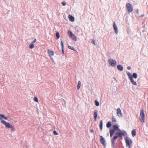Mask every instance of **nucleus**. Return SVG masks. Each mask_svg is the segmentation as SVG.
I'll return each instance as SVG.
<instances>
[{
  "mask_svg": "<svg viewBox=\"0 0 148 148\" xmlns=\"http://www.w3.org/2000/svg\"><path fill=\"white\" fill-rule=\"evenodd\" d=\"M94 119L95 121H97V116L98 115V113L97 112V111H95L94 112Z\"/></svg>",
  "mask_w": 148,
  "mask_h": 148,
  "instance_id": "2eb2a0df",
  "label": "nucleus"
},
{
  "mask_svg": "<svg viewBox=\"0 0 148 148\" xmlns=\"http://www.w3.org/2000/svg\"><path fill=\"white\" fill-rule=\"evenodd\" d=\"M53 133L55 135H57L58 134V133L56 131H54Z\"/></svg>",
  "mask_w": 148,
  "mask_h": 148,
  "instance_id": "c9c22d12",
  "label": "nucleus"
},
{
  "mask_svg": "<svg viewBox=\"0 0 148 148\" xmlns=\"http://www.w3.org/2000/svg\"><path fill=\"white\" fill-rule=\"evenodd\" d=\"M132 83L134 85H136L137 83L135 81H134L133 79V78L130 79Z\"/></svg>",
  "mask_w": 148,
  "mask_h": 148,
  "instance_id": "412c9836",
  "label": "nucleus"
},
{
  "mask_svg": "<svg viewBox=\"0 0 148 148\" xmlns=\"http://www.w3.org/2000/svg\"><path fill=\"white\" fill-rule=\"evenodd\" d=\"M63 101H65L64 100V99H62Z\"/></svg>",
  "mask_w": 148,
  "mask_h": 148,
  "instance_id": "c03bdc74",
  "label": "nucleus"
},
{
  "mask_svg": "<svg viewBox=\"0 0 148 148\" xmlns=\"http://www.w3.org/2000/svg\"><path fill=\"white\" fill-rule=\"evenodd\" d=\"M119 137L117 135L114 136L112 139H111L112 144L113 147L114 146L115 141L114 140Z\"/></svg>",
  "mask_w": 148,
  "mask_h": 148,
  "instance_id": "9d476101",
  "label": "nucleus"
},
{
  "mask_svg": "<svg viewBox=\"0 0 148 148\" xmlns=\"http://www.w3.org/2000/svg\"><path fill=\"white\" fill-rule=\"evenodd\" d=\"M115 133L116 135H117V136H119V131H118V132H116Z\"/></svg>",
  "mask_w": 148,
  "mask_h": 148,
  "instance_id": "4c0bfd02",
  "label": "nucleus"
},
{
  "mask_svg": "<svg viewBox=\"0 0 148 148\" xmlns=\"http://www.w3.org/2000/svg\"><path fill=\"white\" fill-rule=\"evenodd\" d=\"M117 67L119 70L120 71H122L123 70V67L121 65H119Z\"/></svg>",
  "mask_w": 148,
  "mask_h": 148,
  "instance_id": "a211bd4d",
  "label": "nucleus"
},
{
  "mask_svg": "<svg viewBox=\"0 0 148 148\" xmlns=\"http://www.w3.org/2000/svg\"><path fill=\"white\" fill-rule=\"evenodd\" d=\"M61 44L62 46V50L63 51L64 45L63 43V42L62 41H61Z\"/></svg>",
  "mask_w": 148,
  "mask_h": 148,
  "instance_id": "2f4dec72",
  "label": "nucleus"
},
{
  "mask_svg": "<svg viewBox=\"0 0 148 148\" xmlns=\"http://www.w3.org/2000/svg\"><path fill=\"white\" fill-rule=\"evenodd\" d=\"M95 103L97 106H98L99 105V102L97 100L95 101Z\"/></svg>",
  "mask_w": 148,
  "mask_h": 148,
  "instance_id": "393cba45",
  "label": "nucleus"
},
{
  "mask_svg": "<svg viewBox=\"0 0 148 148\" xmlns=\"http://www.w3.org/2000/svg\"><path fill=\"white\" fill-rule=\"evenodd\" d=\"M145 114L144 112V111L143 110H140V120L141 122L143 123L145 122Z\"/></svg>",
  "mask_w": 148,
  "mask_h": 148,
  "instance_id": "f257e3e1",
  "label": "nucleus"
},
{
  "mask_svg": "<svg viewBox=\"0 0 148 148\" xmlns=\"http://www.w3.org/2000/svg\"><path fill=\"white\" fill-rule=\"evenodd\" d=\"M144 16V15H141V17H142V16Z\"/></svg>",
  "mask_w": 148,
  "mask_h": 148,
  "instance_id": "37998d69",
  "label": "nucleus"
},
{
  "mask_svg": "<svg viewBox=\"0 0 148 148\" xmlns=\"http://www.w3.org/2000/svg\"><path fill=\"white\" fill-rule=\"evenodd\" d=\"M116 113L117 115L119 117H122L123 116V114L121 112V110L120 108H118L116 110Z\"/></svg>",
  "mask_w": 148,
  "mask_h": 148,
  "instance_id": "0eeeda50",
  "label": "nucleus"
},
{
  "mask_svg": "<svg viewBox=\"0 0 148 148\" xmlns=\"http://www.w3.org/2000/svg\"><path fill=\"white\" fill-rule=\"evenodd\" d=\"M132 134L133 137L135 136L136 135V130L134 129L132 131Z\"/></svg>",
  "mask_w": 148,
  "mask_h": 148,
  "instance_id": "6ab92c4d",
  "label": "nucleus"
},
{
  "mask_svg": "<svg viewBox=\"0 0 148 148\" xmlns=\"http://www.w3.org/2000/svg\"><path fill=\"white\" fill-rule=\"evenodd\" d=\"M8 119V117L5 116L4 119L5 120H7Z\"/></svg>",
  "mask_w": 148,
  "mask_h": 148,
  "instance_id": "ea45409f",
  "label": "nucleus"
},
{
  "mask_svg": "<svg viewBox=\"0 0 148 148\" xmlns=\"http://www.w3.org/2000/svg\"><path fill=\"white\" fill-rule=\"evenodd\" d=\"M2 123L5 126L6 128H10L12 125H10L8 123L6 122L5 121H2Z\"/></svg>",
  "mask_w": 148,
  "mask_h": 148,
  "instance_id": "6e6552de",
  "label": "nucleus"
},
{
  "mask_svg": "<svg viewBox=\"0 0 148 148\" xmlns=\"http://www.w3.org/2000/svg\"><path fill=\"white\" fill-rule=\"evenodd\" d=\"M91 43H92L95 45H96L95 40H92Z\"/></svg>",
  "mask_w": 148,
  "mask_h": 148,
  "instance_id": "72a5a7b5",
  "label": "nucleus"
},
{
  "mask_svg": "<svg viewBox=\"0 0 148 148\" xmlns=\"http://www.w3.org/2000/svg\"><path fill=\"white\" fill-rule=\"evenodd\" d=\"M126 146L128 147L129 148H130V145L132 143V141L131 139L129 140L128 137L125 138Z\"/></svg>",
  "mask_w": 148,
  "mask_h": 148,
  "instance_id": "f03ea898",
  "label": "nucleus"
},
{
  "mask_svg": "<svg viewBox=\"0 0 148 148\" xmlns=\"http://www.w3.org/2000/svg\"><path fill=\"white\" fill-rule=\"evenodd\" d=\"M94 132V131L92 129L90 130V132H91V133H93V132Z\"/></svg>",
  "mask_w": 148,
  "mask_h": 148,
  "instance_id": "a19ab883",
  "label": "nucleus"
},
{
  "mask_svg": "<svg viewBox=\"0 0 148 148\" xmlns=\"http://www.w3.org/2000/svg\"><path fill=\"white\" fill-rule=\"evenodd\" d=\"M29 47L30 49H32L34 47V45L32 43V44L29 45Z\"/></svg>",
  "mask_w": 148,
  "mask_h": 148,
  "instance_id": "cd10ccee",
  "label": "nucleus"
},
{
  "mask_svg": "<svg viewBox=\"0 0 148 148\" xmlns=\"http://www.w3.org/2000/svg\"><path fill=\"white\" fill-rule=\"evenodd\" d=\"M119 131L118 136L120 138H121L123 136H125L127 134L126 131L125 130L122 131L120 130Z\"/></svg>",
  "mask_w": 148,
  "mask_h": 148,
  "instance_id": "423d86ee",
  "label": "nucleus"
},
{
  "mask_svg": "<svg viewBox=\"0 0 148 148\" xmlns=\"http://www.w3.org/2000/svg\"><path fill=\"white\" fill-rule=\"evenodd\" d=\"M127 68L128 70H130L131 69V67L130 66H128L127 67Z\"/></svg>",
  "mask_w": 148,
  "mask_h": 148,
  "instance_id": "58836bf2",
  "label": "nucleus"
},
{
  "mask_svg": "<svg viewBox=\"0 0 148 148\" xmlns=\"http://www.w3.org/2000/svg\"><path fill=\"white\" fill-rule=\"evenodd\" d=\"M100 129L101 130H102L103 129V121L101 120L100 122L99 125Z\"/></svg>",
  "mask_w": 148,
  "mask_h": 148,
  "instance_id": "dca6fc26",
  "label": "nucleus"
},
{
  "mask_svg": "<svg viewBox=\"0 0 148 148\" xmlns=\"http://www.w3.org/2000/svg\"><path fill=\"white\" fill-rule=\"evenodd\" d=\"M56 36L57 38L58 39H59L60 38V34H59V33L58 32H57L56 33Z\"/></svg>",
  "mask_w": 148,
  "mask_h": 148,
  "instance_id": "c85d7f7f",
  "label": "nucleus"
},
{
  "mask_svg": "<svg viewBox=\"0 0 148 148\" xmlns=\"http://www.w3.org/2000/svg\"><path fill=\"white\" fill-rule=\"evenodd\" d=\"M68 18H69V20L71 22H73L74 21H75L74 17L73 16H72L70 15H69L68 16Z\"/></svg>",
  "mask_w": 148,
  "mask_h": 148,
  "instance_id": "ddd939ff",
  "label": "nucleus"
},
{
  "mask_svg": "<svg viewBox=\"0 0 148 148\" xmlns=\"http://www.w3.org/2000/svg\"><path fill=\"white\" fill-rule=\"evenodd\" d=\"M47 53L50 57H51L54 55V52L53 51H50L49 49L48 50Z\"/></svg>",
  "mask_w": 148,
  "mask_h": 148,
  "instance_id": "f8f14e48",
  "label": "nucleus"
},
{
  "mask_svg": "<svg viewBox=\"0 0 148 148\" xmlns=\"http://www.w3.org/2000/svg\"><path fill=\"white\" fill-rule=\"evenodd\" d=\"M133 78L134 77L135 79H136L137 77V74L136 73H134L133 74Z\"/></svg>",
  "mask_w": 148,
  "mask_h": 148,
  "instance_id": "b1692460",
  "label": "nucleus"
},
{
  "mask_svg": "<svg viewBox=\"0 0 148 148\" xmlns=\"http://www.w3.org/2000/svg\"><path fill=\"white\" fill-rule=\"evenodd\" d=\"M108 63L111 66L113 67L116 66L117 63L116 61L112 59H109Z\"/></svg>",
  "mask_w": 148,
  "mask_h": 148,
  "instance_id": "7ed1b4c3",
  "label": "nucleus"
},
{
  "mask_svg": "<svg viewBox=\"0 0 148 148\" xmlns=\"http://www.w3.org/2000/svg\"><path fill=\"white\" fill-rule=\"evenodd\" d=\"M116 122V119L114 118H112V122Z\"/></svg>",
  "mask_w": 148,
  "mask_h": 148,
  "instance_id": "473e14b6",
  "label": "nucleus"
},
{
  "mask_svg": "<svg viewBox=\"0 0 148 148\" xmlns=\"http://www.w3.org/2000/svg\"><path fill=\"white\" fill-rule=\"evenodd\" d=\"M113 133H110V136L111 137L112 136H113Z\"/></svg>",
  "mask_w": 148,
  "mask_h": 148,
  "instance_id": "79ce46f5",
  "label": "nucleus"
},
{
  "mask_svg": "<svg viewBox=\"0 0 148 148\" xmlns=\"http://www.w3.org/2000/svg\"><path fill=\"white\" fill-rule=\"evenodd\" d=\"M5 116L3 114H0V119L1 121V122L2 123V121H4L3 119H4Z\"/></svg>",
  "mask_w": 148,
  "mask_h": 148,
  "instance_id": "f3484780",
  "label": "nucleus"
},
{
  "mask_svg": "<svg viewBox=\"0 0 148 148\" xmlns=\"http://www.w3.org/2000/svg\"><path fill=\"white\" fill-rule=\"evenodd\" d=\"M127 73L130 79H132L133 78V77H132V75L130 72H127Z\"/></svg>",
  "mask_w": 148,
  "mask_h": 148,
  "instance_id": "aec40b11",
  "label": "nucleus"
},
{
  "mask_svg": "<svg viewBox=\"0 0 148 148\" xmlns=\"http://www.w3.org/2000/svg\"><path fill=\"white\" fill-rule=\"evenodd\" d=\"M68 48L69 49H70L72 50H74V51L75 50V49H74V47H71V46H68Z\"/></svg>",
  "mask_w": 148,
  "mask_h": 148,
  "instance_id": "a878e982",
  "label": "nucleus"
},
{
  "mask_svg": "<svg viewBox=\"0 0 148 148\" xmlns=\"http://www.w3.org/2000/svg\"><path fill=\"white\" fill-rule=\"evenodd\" d=\"M113 27L114 29V30L115 33H116V34H117L118 33V28L117 27V26L115 23V22H114L113 23Z\"/></svg>",
  "mask_w": 148,
  "mask_h": 148,
  "instance_id": "9b49d317",
  "label": "nucleus"
},
{
  "mask_svg": "<svg viewBox=\"0 0 148 148\" xmlns=\"http://www.w3.org/2000/svg\"><path fill=\"white\" fill-rule=\"evenodd\" d=\"M68 35L73 40L77 41L76 37L71 31H69L68 32Z\"/></svg>",
  "mask_w": 148,
  "mask_h": 148,
  "instance_id": "20e7f679",
  "label": "nucleus"
},
{
  "mask_svg": "<svg viewBox=\"0 0 148 148\" xmlns=\"http://www.w3.org/2000/svg\"><path fill=\"white\" fill-rule=\"evenodd\" d=\"M113 128L115 131L117 130L118 131H120V129L119 128L117 125H115L113 126Z\"/></svg>",
  "mask_w": 148,
  "mask_h": 148,
  "instance_id": "4468645a",
  "label": "nucleus"
},
{
  "mask_svg": "<svg viewBox=\"0 0 148 148\" xmlns=\"http://www.w3.org/2000/svg\"><path fill=\"white\" fill-rule=\"evenodd\" d=\"M36 39H35L33 41L32 43L34 44V42H36Z\"/></svg>",
  "mask_w": 148,
  "mask_h": 148,
  "instance_id": "e433bc0d",
  "label": "nucleus"
},
{
  "mask_svg": "<svg viewBox=\"0 0 148 148\" xmlns=\"http://www.w3.org/2000/svg\"><path fill=\"white\" fill-rule=\"evenodd\" d=\"M115 131L113 129L112 130H110V133H111L113 134L114 133Z\"/></svg>",
  "mask_w": 148,
  "mask_h": 148,
  "instance_id": "7c9ffc66",
  "label": "nucleus"
},
{
  "mask_svg": "<svg viewBox=\"0 0 148 148\" xmlns=\"http://www.w3.org/2000/svg\"><path fill=\"white\" fill-rule=\"evenodd\" d=\"M81 85V82L80 81H79L78 82V85L77 86V88L78 89H79Z\"/></svg>",
  "mask_w": 148,
  "mask_h": 148,
  "instance_id": "5701e85b",
  "label": "nucleus"
},
{
  "mask_svg": "<svg viewBox=\"0 0 148 148\" xmlns=\"http://www.w3.org/2000/svg\"><path fill=\"white\" fill-rule=\"evenodd\" d=\"M10 128H11V130L13 132L15 130L14 127L12 125L11 126V127Z\"/></svg>",
  "mask_w": 148,
  "mask_h": 148,
  "instance_id": "c756f323",
  "label": "nucleus"
},
{
  "mask_svg": "<svg viewBox=\"0 0 148 148\" xmlns=\"http://www.w3.org/2000/svg\"><path fill=\"white\" fill-rule=\"evenodd\" d=\"M100 140L101 143L103 145L105 146L106 145L105 140L101 136H100Z\"/></svg>",
  "mask_w": 148,
  "mask_h": 148,
  "instance_id": "1a4fd4ad",
  "label": "nucleus"
},
{
  "mask_svg": "<svg viewBox=\"0 0 148 148\" xmlns=\"http://www.w3.org/2000/svg\"><path fill=\"white\" fill-rule=\"evenodd\" d=\"M126 8L127 11L129 13L133 11L132 5L129 3H126Z\"/></svg>",
  "mask_w": 148,
  "mask_h": 148,
  "instance_id": "39448f33",
  "label": "nucleus"
},
{
  "mask_svg": "<svg viewBox=\"0 0 148 148\" xmlns=\"http://www.w3.org/2000/svg\"><path fill=\"white\" fill-rule=\"evenodd\" d=\"M62 4L63 6H65L66 4V3L64 1L62 2Z\"/></svg>",
  "mask_w": 148,
  "mask_h": 148,
  "instance_id": "f704fd0d",
  "label": "nucleus"
},
{
  "mask_svg": "<svg viewBox=\"0 0 148 148\" xmlns=\"http://www.w3.org/2000/svg\"><path fill=\"white\" fill-rule=\"evenodd\" d=\"M34 101L36 102H38V99L36 97H34Z\"/></svg>",
  "mask_w": 148,
  "mask_h": 148,
  "instance_id": "bb28decb",
  "label": "nucleus"
},
{
  "mask_svg": "<svg viewBox=\"0 0 148 148\" xmlns=\"http://www.w3.org/2000/svg\"><path fill=\"white\" fill-rule=\"evenodd\" d=\"M112 125L110 122H108L106 125L107 127L109 128Z\"/></svg>",
  "mask_w": 148,
  "mask_h": 148,
  "instance_id": "4be33fe9",
  "label": "nucleus"
}]
</instances>
